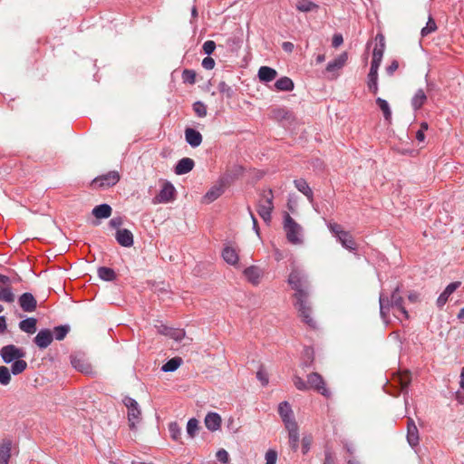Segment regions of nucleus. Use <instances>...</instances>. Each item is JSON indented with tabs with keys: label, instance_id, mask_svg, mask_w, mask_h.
<instances>
[{
	"label": "nucleus",
	"instance_id": "obj_1",
	"mask_svg": "<svg viewBox=\"0 0 464 464\" xmlns=\"http://www.w3.org/2000/svg\"><path fill=\"white\" fill-rule=\"evenodd\" d=\"M287 284L295 291L293 295L294 306L302 321L308 326L315 328V321L312 317L311 285L308 275L304 271L295 267L288 276Z\"/></svg>",
	"mask_w": 464,
	"mask_h": 464
},
{
	"label": "nucleus",
	"instance_id": "obj_2",
	"mask_svg": "<svg viewBox=\"0 0 464 464\" xmlns=\"http://www.w3.org/2000/svg\"><path fill=\"white\" fill-rule=\"evenodd\" d=\"M380 315L384 322L388 321L389 313L393 309V314L398 319L408 320L409 313L404 306L403 297L401 295V285H397L392 291L391 297L381 294L379 297Z\"/></svg>",
	"mask_w": 464,
	"mask_h": 464
},
{
	"label": "nucleus",
	"instance_id": "obj_3",
	"mask_svg": "<svg viewBox=\"0 0 464 464\" xmlns=\"http://www.w3.org/2000/svg\"><path fill=\"white\" fill-rule=\"evenodd\" d=\"M293 383L298 391L313 390L325 398H330L332 393L326 386V382L323 376L318 372H311L307 375L306 382L298 375L293 376Z\"/></svg>",
	"mask_w": 464,
	"mask_h": 464
},
{
	"label": "nucleus",
	"instance_id": "obj_4",
	"mask_svg": "<svg viewBox=\"0 0 464 464\" xmlns=\"http://www.w3.org/2000/svg\"><path fill=\"white\" fill-rule=\"evenodd\" d=\"M273 199V190L268 189L261 194V198L258 201L257 213L266 224L271 221V214L274 209Z\"/></svg>",
	"mask_w": 464,
	"mask_h": 464
},
{
	"label": "nucleus",
	"instance_id": "obj_5",
	"mask_svg": "<svg viewBox=\"0 0 464 464\" xmlns=\"http://www.w3.org/2000/svg\"><path fill=\"white\" fill-rule=\"evenodd\" d=\"M122 402L128 410L127 417L129 427L131 430H136L137 424H139L141 420L140 408L136 400L129 396L124 397Z\"/></svg>",
	"mask_w": 464,
	"mask_h": 464
},
{
	"label": "nucleus",
	"instance_id": "obj_6",
	"mask_svg": "<svg viewBox=\"0 0 464 464\" xmlns=\"http://www.w3.org/2000/svg\"><path fill=\"white\" fill-rule=\"evenodd\" d=\"M284 229L290 243H301L300 234L302 228L288 213H285L284 216Z\"/></svg>",
	"mask_w": 464,
	"mask_h": 464
},
{
	"label": "nucleus",
	"instance_id": "obj_7",
	"mask_svg": "<svg viewBox=\"0 0 464 464\" xmlns=\"http://www.w3.org/2000/svg\"><path fill=\"white\" fill-rule=\"evenodd\" d=\"M70 362L72 366L78 372L93 376L95 372L92 369V364L89 362L85 353H73L70 355Z\"/></svg>",
	"mask_w": 464,
	"mask_h": 464
},
{
	"label": "nucleus",
	"instance_id": "obj_8",
	"mask_svg": "<svg viewBox=\"0 0 464 464\" xmlns=\"http://www.w3.org/2000/svg\"><path fill=\"white\" fill-rule=\"evenodd\" d=\"M121 176L118 171L111 170L106 174L96 177L91 183L93 188L106 189L115 186L120 181Z\"/></svg>",
	"mask_w": 464,
	"mask_h": 464
},
{
	"label": "nucleus",
	"instance_id": "obj_9",
	"mask_svg": "<svg viewBox=\"0 0 464 464\" xmlns=\"http://www.w3.org/2000/svg\"><path fill=\"white\" fill-rule=\"evenodd\" d=\"M26 353L24 349L14 344L5 345L0 350V356L5 363H11L16 360L25 357Z\"/></svg>",
	"mask_w": 464,
	"mask_h": 464
},
{
	"label": "nucleus",
	"instance_id": "obj_10",
	"mask_svg": "<svg viewBox=\"0 0 464 464\" xmlns=\"http://www.w3.org/2000/svg\"><path fill=\"white\" fill-rule=\"evenodd\" d=\"M175 197V187L169 181H165L160 192L153 198L152 202L153 204H165L173 201Z\"/></svg>",
	"mask_w": 464,
	"mask_h": 464
},
{
	"label": "nucleus",
	"instance_id": "obj_11",
	"mask_svg": "<svg viewBox=\"0 0 464 464\" xmlns=\"http://www.w3.org/2000/svg\"><path fill=\"white\" fill-rule=\"evenodd\" d=\"M348 60V54L343 52L333 61L329 62L325 68V73L329 79H336L338 77V72L345 65Z\"/></svg>",
	"mask_w": 464,
	"mask_h": 464
},
{
	"label": "nucleus",
	"instance_id": "obj_12",
	"mask_svg": "<svg viewBox=\"0 0 464 464\" xmlns=\"http://www.w3.org/2000/svg\"><path fill=\"white\" fill-rule=\"evenodd\" d=\"M53 341V335L50 329H42L34 338V343L40 349L47 348Z\"/></svg>",
	"mask_w": 464,
	"mask_h": 464
},
{
	"label": "nucleus",
	"instance_id": "obj_13",
	"mask_svg": "<svg viewBox=\"0 0 464 464\" xmlns=\"http://www.w3.org/2000/svg\"><path fill=\"white\" fill-rule=\"evenodd\" d=\"M19 305L24 312L32 313L37 307V301L31 293H24L18 299Z\"/></svg>",
	"mask_w": 464,
	"mask_h": 464
},
{
	"label": "nucleus",
	"instance_id": "obj_14",
	"mask_svg": "<svg viewBox=\"0 0 464 464\" xmlns=\"http://www.w3.org/2000/svg\"><path fill=\"white\" fill-rule=\"evenodd\" d=\"M243 274L247 281L253 285H258L264 275L263 270L256 266H250L246 267Z\"/></svg>",
	"mask_w": 464,
	"mask_h": 464
},
{
	"label": "nucleus",
	"instance_id": "obj_15",
	"mask_svg": "<svg viewBox=\"0 0 464 464\" xmlns=\"http://www.w3.org/2000/svg\"><path fill=\"white\" fill-rule=\"evenodd\" d=\"M461 285L460 281L452 282L447 285L445 290L440 295L437 299V305L442 308L445 304L450 300V296Z\"/></svg>",
	"mask_w": 464,
	"mask_h": 464
},
{
	"label": "nucleus",
	"instance_id": "obj_16",
	"mask_svg": "<svg viewBox=\"0 0 464 464\" xmlns=\"http://www.w3.org/2000/svg\"><path fill=\"white\" fill-rule=\"evenodd\" d=\"M116 241L124 247H130L133 245V234L127 228L118 229L115 234Z\"/></svg>",
	"mask_w": 464,
	"mask_h": 464
},
{
	"label": "nucleus",
	"instance_id": "obj_17",
	"mask_svg": "<svg viewBox=\"0 0 464 464\" xmlns=\"http://www.w3.org/2000/svg\"><path fill=\"white\" fill-rule=\"evenodd\" d=\"M407 440L411 447H415L420 442L419 430L411 418L407 421Z\"/></svg>",
	"mask_w": 464,
	"mask_h": 464
},
{
	"label": "nucleus",
	"instance_id": "obj_18",
	"mask_svg": "<svg viewBox=\"0 0 464 464\" xmlns=\"http://www.w3.org/2000/svg\"><path fill=\"white\" fill-rule=\"evenodd\" d=\"M278 413L285 427H287L290 422H296L293 416L292 408L287 401H282L279 403Z\"/></svg>",
	"mask_w": 464,
	"mask_h": 464
},
{
	"label": "nucleus",
	"instance_id": "obj_19",
	"mask_svg": "<svg viewBox=\"0 0 464 464\" xmlns=\"http://www.w3.org/2000/svg\"><path fill=\"white\" fill-rule=\"evenodd\" d=\"M222 257L230 266H237L239 261L238 250L230 246H226L222 250Z\"/></svg>",
	"mask_w": 464,
	"mask_h": 464
},
{
	"label": "nucleus",
	"instance_id": "obj_20",
	"mask_svg": "<svg viewBox=\"0 0 464 464\" xmlns=\"http://www.w3.org/2000/svg\"><path fill=\"white\" fill-rule=\"evenodd\" d=\"M285 429L288 430L289 445L294 451H296L299 442L298 425L296 422H290Z\"/></svg>",
	"mask_w": 464,
	"mask_h": 464
},
{
	"label": "nucleus",
	"instance_id": "obj_21",
	"mask_svg": "<svg viewBox=\"0 0 464 464\" xmlns=\"http://www.w3.org/2000/svg\"><path fill=\"white\" fill-rule=\"evenodd\" d=\"M195 162L190 158H183L178 161L175 166L174 171L177 175H184L193 169Z\"/></svg>",
	"mask_w": 464,
	"mask_h": 464
},
{
	"label": "nucleus",
	"instance_id": "obj_22",
	"mask_svg": "<svg viewBox=\"0 0 464 464\" xmlns=\"http://www.w3.org/2000/svg\"><path fill=\"white\" fill-rule=\"evenodd\" d=\"M185 140L192 148H197L202 143V135L192 128H187L185 130Z\"/></svg>",
	"mask_w": 464,
	"mask_h": 464
},
{
	"label": "nucleus",
	"instance_id": "obj_23",
	"mask_svg": "<svg viewBox=\"0 0 464 464\" xmlns=\"http://www.w3.org/2000/svg\"><path fill=\"white\" fill-rule=\"evenodd\" d=\"M205 425L208 430L216 431L221 426V417L217 412H209L205 417Z\"/></svg>",
	"mask_w": 464,
	"mask_h": 464
},
{
	"label": "nucleus",
	"instance_id": "obj_24",
	"mask_svg": "<svg viewBox=\"0 0 464 464\" xmlns=\"http://www.w3.org/2000/svg\"><path fill=\"white\" fill-rule=\"evenodd\" d=\"M337 239L344 248L350 251L357 250V244L350 232L344 230Z\"/></svg>",
	"mask_w": 464,
	"mask_h": 464
},
{
	"label": "nucleus",
	"instance_id": "obj_25",
	"mask_svg": "<svg viewBox=\"0 0 464 464\" xmlns=\"http://www.w3.org/2000/svg\"><path fill=\"white\" fill-rule=\"evenodd\" d=\"M298 191L303 193L310 202L314 201V193L309 184L304 179H298L294 181Z\"/></svg>",
	"mask_w": 464,
	"mask_h": 464
},
{
	"label": "nucleus",
	"instance_id": "obj_26",
	"mask_svg": "<svg viewBox=\"0 0 464 464\" xmlns=\"http://www.w3.org/2000/svg\"><path fill=\"white\" fill-rule=\"evenodd\" d=\"M277 76V72L268 66H261L258 70V78L263 82H269L275 80Z\"/></svg>",
	"mask_w": 464,
	"mask_h": 464
},
{
	"label": "nucleus",
	"instance_id": "obj_27",
	"mask_svg": "<svg viewBox=\"0 0 464 464\" xmlns=\"http://www.w3.org/2000/svg\"><path fill=\"white\" fill-rule=\"evenodd\" d=\"M224 193L222 184L213 186L203 197L205 203L209 204L218 198Z\"/></svg>",
	"mask_w": 464,
	"mask_h": 464
},
{
	"label": "nucleus",
	"instance_id": "obj_28",
	"mask_svg": "<svg viewBox=\"0 0 464 464\" xmlns=\"http://www.w3.org/2000/svg\"><path fill=\"white\" fill-rule=\"evenodd\" d=\"M111 207L106 203L96 206L92 211L96 218H108L111 217Z\"/></svg>",
	"mask_w": 464,
	"mask_h": 464
},
{
	"label": "nucleus",
	"instance_id": "obj_29",
	"mask_svg": "<svg viewBox=\"0 0 464 464\" xmlns=\"http://www.w3.org/2000/svg\"><path fill=\"white\" fill-rule=\"evenodd\" d=\"M37 320L34 317H28L20 321L19 328L21 331L33 334L36 332Z\"/></svg>",
	"mask_w": 464,
	"mask_h": 464
},
{
	"label": "nucleus",
	"instance_id": "obj_30",
	"mask_svg": "<svg viewBox=\"0 0 464 464\" xmlns=\"http://www.w3.org/2000/svg\"><path fill=\"white\" fill-rule=\"evenodd\" d=\"M275 87L277 91L290 92L294 90L295 84L289 77L284 76L275 82Z\"/></svg>",
	"mask_w": 464,
	"mask_h": 464
},
{
	"label": "nucleus",
	"instance_id": "obj_31",
	"mask_svg": "<svg viewBox=\"0 0 464 464\" xmlns=\"http://www.w3.org/2000/svg\"><path fill=\"white\" fill-rule=\"evenodd\" d=\"M12 442L11 440H4L0 445V464H8L10 459Z\"/></svg>",
	"mask_w": 464,
	"mask_h": 464
},
{
	"label": "nucleus",
	"instance_id": "obj_32",
	"mask_svg": "<svg viewBox=\"0 0 464 464\" xmlns=\"http://www.w3.org/2000/svg\"><path fill=\"white\" fill-rule=\"evenodd\" d=\"M427 101V96L422 89H419L411 99V107L417 111L420 110Z\"/></svg>",
	"mask_w": 464,
	"mask_h": 464
},
{
	"label": "nucleus",
	"instance_id": "obj_33",
	"mask_svg": "<svg viewBox=\"0 0 464 464\" xmlns=\"http://www.w3.org/2000/svg\"><path fill=\"white\" fill-rule=\"evenodd\" d=\"M295 7L298 11L304 13L317 11L319 9V5L310 0H298Z\"/></svg>",
	"mask_w": 464,
	"mask_h": 464
},
{
	"label": "nucleus",
	"instance_id": "obj_34",
	"mask_svg": "<svg viewBox=\"0 0 464 464\" xmlns=\"http://www.w3.org/2000/svg\"><path fill=\"white\" fill-rule=\"evenodd\" d=\"M97 272L99 277L103 281L111 282L117 277L115 271L110 267L101 266L98 268Z\"/></svg>",
	"mask_w": 464,
	"mask_h": 464
},
{
	"label": "nucleus",
	"instance_id": "obj_35",
	"mask_svg": "<svg viewBox=\"0 0 464 464\" xmlns=\"http://www.w3.org/2000/svg\"><path fill=\"white\" fill-rule=\"evenodd\" d=\"M161 334L169 336L170 338L174 339L175 341H181L186 335V333L183 329H174L169 328L167 326L163 327V330L161 331Z\"/></svg>",
	"mask_w": 464,
	"mask_h": 464
},
{
	"label": "nucleus",
	"instance_id": "obj_36",
	"mask_svg": "<svg viewBox=\"0 0 464 464\" xmlns=\"http://www.w3.org/2000/svg\"><path fill=\"white\" fill-rule=\"evenodd\" d=\"M367 87L370 92L372 94H377L379 87H378V72H369L367 76Z\"/></svg>",
	"mask_w": 464,
	"mask_h": 464
},
{
	"label": "nucleus",
	"instance_id": "obj_37",
	"mask_svg": "<svg viewBox=\"0 0 464 464\" xmlns=\"http://www.w3.org/2000/svg\"><path fill=\"white\" fill-rule=\"evenodd\" d=\"M376 104L380 108V110L382 111L384 120L388 122L392 120V110L390 108V105L388 102L382 98L378 97L376 99Z\"/></svg>",
	"mask_w": 464,
	"mask_h": 464
},
{
	"label": "nucleus",
	"instance_id": "obj_38",
	"mask_svg": "<svg viewBox=\"0 0 464 464\" xmlns=\"http://www.w3.org/2000/svg\"><path fill=\"white\" fill-rule=\"evenodd\" d=\"M181 363L182 359L180 357H174L164 363L161 367V370L165 372H174L180 366Z\"/></svg>",
	"mask_w": 464,
	"mask_h": 464
},
{
	"label": "nucleus",
	"instance_id": "obj_39",
	"mask_svg": "<svg viewBox=\"0 0 464 464\" xmlns=\"http://www.w3.org/2000/svg\"><path fill=\"white\" fill-rule=\"evenodd\" d=\"M70 330H71V328H70V325H68V324L55 326L53 328V339H56L57 341L63 340L66 337V335L69 334Z\"/></svg>",
	"mask_w": 464,
	"mask_h": 464
},
{
	"label": "nucleus",
	"instance_id": "obj_40",
	"mask_svg": "<svg viewBox=\"0 0 464 464\" xmlns=\"http://www.w3.org/2000/svg\"><path fill=\"white\" fill-rule=\"evenodd\" d=\"M274 118L278 121L290 120L293 117L292 111L286 108H276L273 110Z\"/></svg>",
	"mask_w": 464,
	"mask_h": 464
},
{
	"label": "nucleus",
	"instance_id": "obj_41",
	"mask_svg": "<svg viewBox=\"0 0 464 464\" xmlns=\"http://www.w3.org/2000/svg\"><path fill=\"white\" fill-rule=\"evenodd\" d=\"M27 368V362L22 359L16 360L12 362L11 372L14 375H18L24 372Z\"/></svg>",
	"mask_w": 464,
	"mask_h": 464
},
{
	"label": "nucleus",
	"instance_id": "obj_42",
	"mask_svg": "<svg viewBox=\"0 0 464 464\" xmlns=\"http://www.w3.org/2000/svg\"><path fill=\"white\" fill-rule=\"evenodd\" d=\"M169 431L173 440L179 441L181 438V428L177 422H170L169 424Z\"/></svg>",
	"mask_w": 464,
	"mask_h": 464
},
{
	"label": "nucleus",
	"instance_id": "obj_43",
	"mask_svg": "<svg viewBox=\"0 0 464 464\" xmlns=\"http://www.w3.org/2000/svg\"><path fill=\"white\" fill-rule=\"evenodd\" d=\"M198 420L195 418L188 420L187 423V433L190 438H194L198 430Z\"/></svg>",
	"mask_w": 464,
	"mask_h": 464
},
{
	"label": "nucleus",
	"instance_id": "obj_44",
	"mask_svg": "<svg viewBox=\"0 0 464 464\" xmlns=\"http://www.w3.org/2000/svg\"><path fill=\"white\" fill-rule=\"evenodd\" d=\"M0 301L5 303H13L14 301V295L11 287L0 289Z\"/></svg>",
	"mask_w": 464,
	"mask_h": 464
},
{
	"label": "nucleus",
	"instance_id": "obj_45",
	"mask_svg": "<svg viewBox=\"0 0 464 464\" xmlns=\"http://www.w3.org/2000/svg\"><path fill=\"white\" fill-rule=\"evenodd\" d=\"M184 83L194 84L196 82V72L190 69H185L181 75Z\"/></svg>",
	"mask_w": 464,
	"mask_h": 464
},
{
	"label": "nucleus",
	"instance_id": "obj_46",
	"mask_svg": "<svg viewBox=\"0 0 464 464\" xmlns=\"http://www.w3.org/2000/svg\"><path fill=\"white\" fill-rule=\"evenodd\" d=\"M436 30H437V24H436L434 19L431 16H430L429 20L426 24V26H424L421 29L420 34H421V36L424 37V36H427L428 34L435 32Z\"/></svg>",
	"mask_w": 464,
	"mask_h": 464
},
{
	"label": "nucleus",
	"instance_id": "obj_47",
	"mask_svg": "<svg viewBox=\"0 0 464 464\" xmlns=\"http://www.w3.org/2000/svg\"><path fill=\"white\" fill-rule=\"evenodd\" d=\"M218 90L221 94L225 95L228 99L231 98L234 94L232 88L224 81L218 82Z\"/></svg>",
	"mask_w": 464,
	"mask_h": 464
},
{
	"label": "nucleus",
	"instance_id": "obj_48",
	"mask_svg": "<svg viewBox=\"0 0 464 464\" xmlns=\"http://www.w3.org/2000/svg\"><path fill=\"white\" fill-rule=\"evenodd\" d=\"M10 370L5 366H0V383L2 385H7L10 383Z\"/></svg>",
	"mask_w": 464,
	"mask_h": 464
},
{
	"label": "nucleus",
	"instance_id": "obj_49",
	"mask_svg": "<svg viewBox=\"0 0 464 464\" xmlns=\"http://www.w3.org/2000/svg\"><path fill=\"white\" fill-rule=\"evenodd\" d=\"M194 112L200 118L207 115V106L202 102H196L193 103Z\"/></svg>",
	"mask_w": 464,
	"mask_h": 464
},
{
	"label": "nucleus",
	"instance_id": "obj_50",
	"mask_svg": "<svg viewBox=\"0 0 464 464\" xmlns=\"http://www.w3.org/2000/svg\"><path fill=\"white\" fill-rule=\"evenodd\" d=\"M256 378L261 382L262 386H266L269 382L268 374L261 366L256 372Z\"/></svg>",
	"mask_w": 464,
	"mask_h": 464
},
{
	"label": "nucleus",
	"instance_id": "obj_51",
	"mask_svg": "<svg viewBox=\"0 0 464 464\" xmlns=\"http://www.w3.org/2000/svg\"><path fill=\"white\" fill-rule=\"evenodd\" d=\"M327 227L334 237H338L344 230L340 224L334 222H329Z\"/></svg>",
	"mask_w": 464,
	"mask_h": 464
},
{
	"label": "nucleus",
	"instance_id": "obj_52",
	"mask_svg": "<svg viewBox=\"0 0 464 464\" xmlns=\"http://www.w3.org/2000/svg\"><path fill=\"white\" fill-rule=\"evenodd\" d=\"M266 464H276L277 459V452L275 450H268L265 456Z\"/></svg>",
	"mask_w": 464,
	"mask_h": 464
},
{
	"label": "nucleus",
	"instance_id": "obj_53",
	"mask_svg": "<svg viewBox=\"0 0 464 464\" xmlns=\"http://www.w3.org/2000/svg\"><path fill=\"white\" fill-rule=\"evenodd\" d=\"M202 49L206 54L210 55L216 49V44L214 41L208 40L203 44Z\"/></svg>",
	"mask_w": 464,
	"mask_h": 464
},
{
	"label": "nucleus",
	"instance_id": "obj_54",
	"mask_svg": "<svg viewBox=\"0 0 464 464\" xmlns=\"http://www.w3.org/2000/svg\"><path fill=\"white\" fill-rule=\"evenodd\" d=\"M217 459L222 463H227L229 460L228 453L226 450L221 449L217 452Z\"/></svg>",
	"mask_w": 464,
	"mask_h": 464
},
{
	"label": "nucleus",
	"instance_id": "obj_55",
	"mask_svg": "<svg viewBox=\"0 0 464 464\" xmlns=\"http://www.w3.org/2000/svg\"><path fill=\"white\" fill-rule=\"evenodd\" d=\"M123 224V219L121 217L113 218L110 220L109 226L114 229H121V227Z\"/></svg>",
	"mask_w": 464,
	"mask_h": 464
},
{
	"label": "nucleus",
	"instance_id": "obj_56",
	"mask_svg": "<svg viewBox=\"0 0 464 464\" xmlns=\"http://www.w3.org/2000/svg\"><path fill=\"white\" fill-rule=\"evenodd\" d=\"M312 443V438L310 436H305L302 439V451L304 454H306Z\"/></svg>",
	"mask_w": 464,
	"mask_h": 464
},
{
	"label": "nucleus",
	"instance_id": "obj_57",
	"mask_svg": "<svg viewBox=\"0 0 464 464\" xmlns=\"http://www.w3.org/2000/svg\"><path fill=\"white\" fill-rule=\"evenodd\" d=\"M375 40L378 42L375 44L374 49H381V51L384 52L385 50V40L384 36L382 34H378L375 37Z\"/></svg>",
	"mask_w": 464,
	"mask_h": 464
},
{
	"label": "nucleus",
	"instance_id": "obj_58",
	"mask_svg": "<svg viewBox=\"0 0 464 464\" xmlns=\"http://www.w3.org/2000/svg\"><path fill=\"white\" fill-rule=\"evenodd\" d=\"M323 464H335L334 454L329 449L324 450V460Z\"/></svg>",
	"mask_w": 464,
	"mask_h": 464
},
{
	"label": "nucleus",
	"instance_id": "obj_59",
	"mask_svg": "<svg viewBox=\"0 0 464 464\" xmlns=\"http://www.w3.org/2000/svg\"><path fill=\"white\" fill-rule=\"evenodd\" d=\"M202 66L207 70H211L215 66V61L211 57H205L202 61Z\"/></svg>",
	"mask_w": 464,
	"mask_h": 464
},
{
	"label": "nucleus",
	"instance_id": "obj_60",
	"mask_svg": "<svg viewBox=\"0 0 464 464\" xmlns=\"http://www.w3.org/2000/svg\"><path fill=\"white\" fill-rule=\"evenodd\" d=\"M11 279L9 276L0 274V289L10 287Z\"/></svg>",
	"mask_w": 464,
	"mask_h": 464
},
{
	"label": "nucleus",
	"instance_id": "obj_61",
	"mask_svg": "<svg viewBox=\"0 0 464 464\" xmlns=\"http://www.w3.org/2000/svg\"><path fill=\"white\" fill-rule=\"evenodd\" d=\"M343 43V38L342 36V34H334V37H333V41H332V45L334 47V48H337L338 46H340Z\"/></svg>",
	"mask_w": 464,
	"mask_h": 464
},
{
	"label": "nucleus",
	"instance_id": "obj_62",
	"mask_svg": "<svg viewBox=\"0 0 464 464\" xmlns=\"http://www.w3.org/2000/svg\"><path fill=\"white\" fill-rule=\"evenodd\" d=\"M381 63H382V60L381 59H377V58H373L372 59V63H371V68H370V71L371 72H378V70H379V67L381 65Z\"/></svg>",
	"mask_w": 464,
	"mask_h": 464
},
{
	"label": "nucleus",
	"instance_id": "obj_63",
	"mask_svg": "<svg viewBox=\"0 0 464 464\" xmlns=\"http://www.w3.org/2000/svg\"><path fill=\"white\" fill-rule=\"evenodd\" d=\"M399 63L396 60H393L391 64L386 68V72L389 75H392L393 72L398 69Z\"/></svg>",
	"mask_w": 464,
	"mask_h": 464
},
{
	"label": "nucleus",
	"instance_id": "obj_64",
	"mask_svg": "<svg viewBox=\"0 0 464 464\" xmlns=\"http://www.w3.org/2000/svg\"><path fill=\"white\" fill-rule=\"evenodd\" d=\"M282 48L286 53H292L294 51L295 45L291 42H284L282 44Z\"/></svg>",
	"mask_w": 464,
	"mask_h": 464
}]
</instances>
